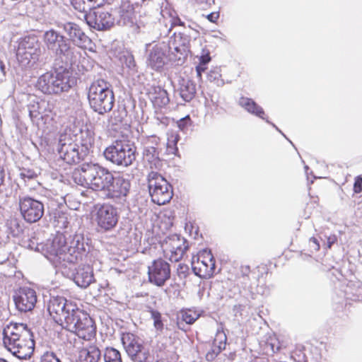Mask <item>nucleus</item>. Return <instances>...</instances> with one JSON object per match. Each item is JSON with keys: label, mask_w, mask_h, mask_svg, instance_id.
<instances>
[{"label": "nucleus", "mask_w": 362, "mask_h": 362, "mask_svg": "<svg viewBox=\"0 0 362 362\" xmlns=\"http://www.w3.org/2000/svg\"><path fill=\"white\" fill-rule=\"evenodd\" d=\"M4 344L20 359H29L34 353L35 342L26 324L10 322L4 329Z\"/></svg>", "instance_id": "obj_1"}, {"label": "nucleus", "mask_w": 362, "mask_h": 362, "mask_svg": "<svg viewBox=\"0 0 362 362\" xmlns=\"http://www.w3.org/2000/svg\"><path fill=\"white\" fill-rule=\"evenodd\" d=\"M74 182L94 191H105L114 176L107 168L98 164L83 163L72 172Z\"/></svg>", "instance_id": "obj_2"}, {"label": "nucleus", "mask_w": 362, "mask_h": 362, "mask_svg": "<svg viewBox=\"0 0 362 362\" xmlns=\"http://www.w3.org/2000/svg\"><path fill=\"white\" fill-rule=\"evenodd\" d=\"M88 100L94 112L103 115L114 107L115 95L111 85L103 78L94 80L88 89Z\"/></svg>", "instance_id": "obj_3"}, {"label": "nucleus", "mask_w": 362, "mask_h": 362, "mask_svg": "<svg viewBox=\"0 0 362 362\" xmlns=\"http://www.w3.org/2000/svg\"><path fill=\"white\" fill-rule=\"evenodd\" d=\"M69 72L64 70L59 72H46L37 79L36 87L42 93L57 95L67 91L72 86Z\"/></svg>", "instance_id": "obj_4"}, {"label": "nucleus", "mask_w": 362, "mask_h": 362, "mask_svg": "<svg viewBox=\"0 0 362 362\" xmlns=\"http://www.w3.org/2000/svg\"><path fill=\"white\" fill-rule=\"evenodd\" d=\"M67 320L64 328L75 333L79 338L90 341L95 337V322L86 312L78 308Z\"/></svg>", "instance_id": "obj_5"}, {"label": "nucleus", "mask_w": 362, "mask_h": 362, "mask_svg": "<svg viewBox=\"0 0 362 362\" xmlns=\"http://www.w3.org/2000/svg\"><path fill=\"white\" fill-rule=\"evenodd\" d=\"M107 160L117 165L129 166L136 159V146L127 139H117L104 151Z\"/></svg>", "instance_id": "obj_6"}, {"label": "nucleus", "mask_w": 362, "mask_h": 362, "mask_svg": "<svg viewBox=\"0 0 362 362\" xmlns=\"http://www.w3.org/2000/svg\"><path fill=\"white\" fill-rule=\"evenodd\" d=\"M148 185L151 200L158 205L168 203L173 195L171 185L160 174L151 171L148 175Z\"/></svg>", "instance_id": "obj_7"}, {"label": "nucleus", "mask_w": 362, "mask_h": 362, "mask_svg": "<svg viewBox=\"0 0 362 362\" xmlns=\"http://www.w3.org/2000/svg\"><path fill=\"white\" fill-rule=\"evenodd\" d=\"M77 308L76 303L57 296L50 298L47 310L52 319L64 327L68 322V317L70 318Z\"/></svg>", "instance_id": "obj_8"}, {"label": "nucleus", "mask_w": 362, "mask_h": 362, "mask_svg": "<svg viewBox=\"0 0 362 362\" xmlns=\"http://www.w3.org/2000/svg\"><path fill=\"white\" fill-rule=\"evenodd\" d=\"M123 346L134 362H148L150 354L148 349L141 342L138 336L131 332H124L121 337Z\"/></svg>", "instance_id": "obj_9"}, {"label": "nucleus", "mask_w": 362, "mask_h": 362, "mask_svg": "<svg viewBox=\"0 0 362 362\" xmlns=\"http://www.w3.org/2000/svg\"><path fill=\"white\" fill-rule=\"evenodd\" d=\"M192 268L197 276L205 279L211 278L215 274L216 261L211 251L203 250L194 256Z\"/></svg>", "instance_id": "obj_10"}, {"label": "nucleus", "mask_w": 362, "mask_h": 362, "mask_svg": "<svg viewBox=\"0 0 362 362\" xmlns=\"http://www.w3.org/2000/svg\"><path fill=\"white\" fill-rule=\"evenodd\" d=\"M93 218L100 230L109 231L117 226L119 214L112 205L103 204L95 206Z\"/></svg>", "instance_id": "obj_11"}, {"label": "nucleus", "mask_w": 362, "mask_h": 362, "mask_svg": "<svg viewBox=\"0 0 362 362\" xmlns=\"http://www.w3.org/2000/svg\"><path fill=\"white\" fill-rule=\"evenodd\" d=\"M18 205L20 213L27 223H35L44 214V204L29 196L20 197Z\"/></svg>", "instance_id": "obj_12"}, {"label": "nucleus", "mask_w": 362, "mask_h": 362, "mask_svg": "<svg viewBox=\"0 0 362 362\" xmlns=\"http://www.w3.org/2000/svg\"><path fill=\"white\" fill-rule=\"evenodd\" d=\"M170 266L163 259L158 258L153 260L148 267V278L150 283L161 287L170 278Z\"/></svg>", "instance_id": "obj_13"}, {"label": "nucleus", "mask_w": 362, "mask_h": 362, "mask_svg": "<svg viewBox=\"0 0 362 362\" xmlns=\"http://www.w3.org/2000/svg\"><path fill=\"white\" fill-rule=\"evenodd\" d=\"M187 249L185 240L177 236L168 238L162 244L164 257L174 262L181 260Z\"/></svg>", "instance_id": "obj_14"}, {"label": "nucleus", "mask_w": 362, "mask_h": 362, "mask_svg": "<svg viewBox=\"0 0 362 362\" xmlns=\"http://www.w3.org/2000/svg\"><path fill=\"white\" fill-rule=\"evenodd\" d=\"M92 12L83 13L87 24L98 30H107L114 25L112 15L105 8L98 7Z\"/></svg>", "instance_id": "obj_15"}, {"label": "nucleus", "mask_w": 362, "mask_h": 362, "mask_svg": "<svg viewBox=\"0 0 362 362\" xmlns=\"http://www.w3.org/2000/svg\"><path fill=\"white\" fill-rule=\"evenodd\" d=\"M130 186L129 181L123 177H114V180L110 182L105 191L106 197L115 202L125 201L129 192Z\"/></svg>", "instance_id": "obj_16"}, {"label": "nucleus", "mask_w": 362, "mask_h": 362, "mask_svg": "<svg viewBox=\"0 0 362 362\" xmlns=\"http://www.w3.org/2000/svg\"><path fill=\"white\" fill-rule=\"evenodd\" d=\"M13 300L18 310L21 312L32 310L37 303L36 292L30 288H21L13 296Z\"/></svg>", "instance_id": "obj_17"}, {"label": "nucleus", "mask_w": 362, "mask_h": 362, "mask_svg": "<svg viewBox=\"0 0 362 362\" xmlns=\"http://www.w3.org/2000/svg\"><path fill=\"white\" fill-rule=\"evenodd\" d=\"M64 31L69 40L76 46L83 49H91V40L81 30L78 25L74 23H66L64 25Z\"/></svg>", "instance_id": "obj_18"}, {"label": "nucleus", "mask_w": 362, "mask_h": 362, "mask_svg": "<svg viewBox=\"0 0 362 362\" xmlns=\"http://www.w3.org/2000/svg\"><path fill=\"white\" fill-rule=\"evenodd\" d=\"M48 251L51 255L55 257H59L66 252H69L71 255L75 254V258L77 259L78 254L80 253L79 248L78 247H68L66 238L63 233H57L53 238Z\"/></svg>", "instance_id": "obj_19"}, {"label": "nucleus", "mask_w": 362, "mask_h": 362, "mask_svg": "<svg viewBox=\"0 0 362 362\" xmlns=\"http://www.w3.org/2000/svg\"><path fill=\"white\" fill-rule=\"evenodd\" d=\"M44 42L49 49L54 51L57 54H64L69 49L64 36L54 30L45 32Z\"/></svg>", "instance_id": "obj_20"}, {"label": "nucleus", "mask_w": 362, "mask_h": 362, "mask_svg": "<svg viewBox=\"0 0 362 362\" xmlns=\"http://www.w3.org/2000/svg\"><path fill=\"white\" fill-rule=\"evenodd\" d=\"M167 56L162 48L154 46L151 49L147 58V65L156 71H160L165 64Z\"/></svg>", "instance_id": "obj_21"}, {"label": "nucleus", "mask_w": 362, "mask_h": 362, "mask_svg": "<svg viewBox=\"0 0 362 362\" xmlns=\"http://www.w3.org/2000/svg\"><path fill=\"white\" fill-rule=\"evenodd\" d=\"M36 48L31 45L28 41L23 40L18 45L16 57L20 64L23 66L28 65L31 59H35L36 54Z\"/></svg>", "instance_id": "obj_22"}, {"label": "nucleus", "mask_w": 362, "mask_h": 362, "mask_svg": "<svg viewBox=\"0 0 362 362\" xmlns=\"http://www.w3.org/2000/svg\"><path fill=\"white\" fill-rule=\"evenodd\" d=\"M59 153L62 159L68 164L78 163L80 160L78 146L74 142L62 144Z\"/></svg>", "instance_id": "obj_23"}, {"label": "nucleus", "mask_w": 362, "mask_h": 362, "mask_svg": "<svg viewBox=\"0 0 362 362\" xmlns=\"http://www.w3.org/2000/svg\"><path fill=\"white\" fill-rule=\"evenodd\" d=\"M74 280L81 288H87L94 280L93 269L89 265L79 267Z\"/></svg>", "instance_id": "obj_24"}, {"label": "nucleus", "mask_w": 362, "mask_h": 362, "mask_svg": "<svg viewBox=\"0 0 362 362\" xmlns=\"http://www.w3.org/2000/svg\"><path fill=\"white\" fill-rule=\"evenodd\" d=\"M149 97L156 108L164 107L170 102L167 90L160 86L153 87L152 91L149 93Z\"/></svg>", "instance_id": "obj_25"}, {"label": "nucleus", "mask_w": 362, "mask_h": 362, "mask_svg": "<svg viewBox=\"0 0 362 362\" xmlns=\"http://www.w3.org/2000/svg\"><path fill=\"white\" fill-rule=\"evenodd\" d=\"M107 0H71V4L74 8L85 13L88 11L103 6Z\"/></svg>", "instance_id": "obj_26"}, {"label": "nucleus", "mask_w": 362, "mask_h": 362, "mask_svg": "<svg viewBox=\"0 0 362 362\" xmlns=\"http://www.w3.org/2000/svg\"><path fill=\"white\" fill-rule=\"evenodd\" d=\"M82 362H98L101 358V351L95 344L83 347L79 352Z\"/></svg>", "instance_id": "obj_27"}, {"label": "nucleus", "mask_w": 362, "mask_h": 362, "mask_svg": "<svg viewBox=\"0 0 362 362\" xmlns=\"http://www.w3.org/2000/svg\"><path fill=\"white\" fill-rule=\"evenodd\" d=\"M37 105V109H35V106L33 105H32V108L29 111V115L30 117L37 118L39 116H48L49 113H52L54 105L49 102L45 100H41L40 102H37L36 103Z\"/></svg>", "instance_id": "obj_28"}, {"label": "nucleus", "mask_w": 362, "mask_h": 362, "mask_svg": "<svg viewBox=\"0 0 362 362\" xmlns=\"http://www.w3.org/2000/svg\"><path fill=\"white\" fill-rule=\"evenodd\" d=\"M239 104L241 107L245 108L248 112L264 119H265V112L264 110L257 105L252 99L241 97L240 98Z\"/></svg>", "instance_id": "obj_29"}, {"label": "nucleus", "mask_w": 362, "mask_h": 362, "mask_svg": "<svg viewBox=\"0 0 362 362\" xmlns=\"http://www.w3.org/2000/svg\"><path fill=\"white\" fill-rule=\"evenodd\" d=\"M179 140L180 136L178 133L174 131H170L168 133L166 151L168 154L179 156L177 146Z\"/></svg>", "instance_id": "obj_30"}, {"label": "nucleus", "mask_w": 362, "mask_h": 362, "mask_svg": "<svg viewBox=\"0 0 362 362\" xmlns=\"http://www.w3.org/2000/svg\"><path fill=\"white\" fill-rule=\"evenodd\" d=\"M195 85L189 81L180 88V96L186 102L191 101L196 95Z\"/></svg>", "instance_id": "obj_31"}, {"label": "nucleus", "mask_w": 362, "mask_h": 362, "mask_svg": "<svg viewBox=\"0 0 362 362\" xmlns=\"http://www.w3.org/2000/svg\"><path fill=\"white\" fill-rule=\"evenodd\" d=\"M104 362H122L119 351L113 347H106L103 354Z\"/></svg>", "instance_id": "obj_32"}, {"label": "nucleus", "mask_w": 362, "mask_h": 362, "mask_svg": "<svg viewBox=\"0 0 362 362\" xmlns=\"http://www.w3.org/2000/svg\"><path fill=\"white\" fill-rule=\"evenodd\" d=\"M144 156V159H146L151 164V168H153V166L151 165L152 163H153L156 168H158V165L160 164V160H159L156 153V149L153 146L146 148L145 149Z\"/></svg>", "instance_id": "obj_33"}, {"label": "nucleus", "mask_w": 362, "mask_h": 362, "mask_svg": "<svg viewBox=\"0 0 362 362\" xmlns=\"http://www.w3.org/2000/svg\"><path fill=\"white\" fill-rule=\"evenodd\" d=\"M119 13L122 16L129 17L134 13V6L129 0H123L119 6Z\"/></svg>", "instance_id": "obj_34"}, {"label": "nucleus", "mask_w": 362, "mask_h": 362, "mask_svg": "<svg viewBox=\"0 0 362 362\" xmlns=\"http://www.w3.org/2000/svg\"><path fill=\"white\" fill-rule=\"evenodd\" d=\"M280 349L279 341L275 337H269L264 344V350L267 354H274Z\"/></svg>", "instance_id": "obj_35"}, {"label": "nucleus", "mask_w": 362, "mask_h": 362, "mask_svg": "<svg viewBox=\"0 0 362 362\" xmlns=\"http://www.w3.org/2000/svg\"><path fill=\"white\" fill-rule=\"evenodd\" d=\"M182 320L187 324H193L199 317V315L190 309L183 310L180 312Z\"/></svg>", "instance_id": "obj_36"}, {"label": "nucleus", "mask_w": 362, "mask_h": 362, "mask_svg": "<svg viewBox=\"0 0 362 362\" xmlns=\"http://www.w3.org/2000/svg\"><path fill=\"white\" fill-rule=\"evenodd\" d=\"M150 313H151V317L153 320L154 327L157 329H162L163 327V322L161 320V315H160V313L158 311L155 310H151L150 311Z\"/></svg>", "instance_id": "obj_37"}, {"label": "nucleus", "mask_w": 362, "mask_h": 362, "mask_svg": "<svg viewBox=\"0 0 362 362\" xmlns=\"http://www.w3.org/2000/svg\"><path fill=\"white\" fill-rule=\"evenodd\" d=\"M40 362H62V361L56 356V354L54 353L47 351L41 356Z\"/></svg>", "instance_id": "obj_38"}, {"label": "nucleus", "mask_w": 362, "mask_h": 362, "mask_svg": "<svg viewBox=\"0 0 362 362\" xmlns=\"http://www.w3.org/2000/svg\"><path fill=\"white\" fill-rule=\"evenodd\" d=\"M220 69L218 68H214L211 69L208 74V79L212 82L218 83L220 81H222L221 74L220 73Z\"/></svg>", "instance_id": "obj_39"}, {"label": "nucleus", "mask_w": 362, "mask_h": 362, "mask_svg": "<svg viewBox=\"0 0 362 362\" xmlns=\"http://www.w3.org/2000/svg\"><path fill=\"white\" fill-rule=\"evenodd\" d=\"M225 346H226L225 343H220V345L218 346H215V347L212 349L211 352L209 351L206 354V359L208 361L213 360L215 356H216L218 353H220L222 349H225Z\"/></svg>", "instance_id": "obj_40"}, {"label": "nucleus", "mask_w": 362, "mask_h": 362, "mask_svg": "<svg viewBox=\"0 0 362 362\" xmlns=\"http://www.w3.org/2000/svg\"><path fill=\"white\" fill-rule=\"evenodd\" d=\"M353 192L355 194L362 192V175L355 177L353 185Z\"/></svg>", "instance_id": "obj_41"}, {"label": "nucleus", "mask_w": 362, "mask_h": 362, "mask_svg": "<svg viewBox=\"0 0 362 362\" xmlns=\"http://www.w3.org/2000/svg\"><path fill=\"white\" fill-rule=\"evenodd\" d=\"M177 127L179 129L182 131L185 129L187 127L190 126L192 124V120L190 119V117L189 115L181 118L177 122Z\"/></svg>", "instance_id": "obj_42"}, {"label": "nucleus", "mask_w": 362, "mask_h": 362, "mask_svg": "<svg viewBox=\"0 0 362 362\" xmlns=\"http://www.w3.org/2000/svg\"><path fill=\"white\" fill-rule=\"evenodd\" d=\"M309 245L311 252H318L320 249V245L317 239L315 237H312L309 239Z\"/></svg>", "instance_id": "obj_43"}, {"label": "nucleus", "mask_w": 362, "mask_h": 362, "mask_svg": "<svg viewBox=\"0 0 362 362\" xmlns=\"http://www.w3.org/2000/svg\"><path fill=\"white\" fill-rule=\"evenodd\" d=\"M211 60L210 52L207 49H203L202 54L199 57V63L207 65V64Z\"/></svg>", "instance_id": "obj_44"}, {"label": "nucleus", "mask_w": 362, "mask_h": 362, "mask_svg": "<svg viewBox=\"0 0 362 362\" xmlns=\"http://www.w3.org/2000/svg\"><path fill=\"white\" fill-rule=\"evenodd\" d=\"M6 267H8L9 268L8 269L9 271L6 272L5 269H3L1 272V274L2 275H4L5 277H11V276H14L16 274V268L11 264H8V265H6Z\"/></svg>", "instance_id": "obj_45"}, {"label": "nucleus", "mask_w": 362, "mask_h": 362, "mask_svg": "<svg viewBox=\"0 0 362 362\" xmlns=\"http://www.w3.org/2000/svg\"><path fill=\"white\" fill-rule=\"evenodd\" d=\"M219 12H212L208 15H206L205 17L211 23H216L218 18H219Z\"/></svg>", "instance_id": "obj_46"}, {"label": "nucleus", "mask_w": 362, "mask_h": 362, "mask_svg": "<svg viewBox=\"0 0 362 362\" xmlns=\"http://www.w3.org/2000/svg\"><path fill=\"white\" fill-rule=\"evenodd\" d=\"M206 69H207L206 65L199 62V64L196 66V71H197V76L199 78H201L202 73L204 72Z\"/></svg>", "instance_id": "obj_47"}, {"label": "nucleus", "mask_w": 362, "mask_h": 362, "mask_svg": "<svg viewBox=\"0 0 362 362\" xmlns=\"http://www.w3.org/2000/svg\"><path fill=\"white\" fill-rule=\"evenodd\" d=\"M337 238L335 235H329L327 238V248L330 249L332 246L337 242Z\"/></svg>", "instance_id": "obj_48"}, {"label": "nucleus", "mask_w": 362, "mask_h": 362, "mask_svg": "<svg viewBox=\"0 0 362 362\" xmlns=\"http://www.w3.org/2000/svg\"><path fill=\"white\" fill-rule=\"evenodd\" d=\"M240 272L242 273L243 276L248 277L250 273V267L248 265L241 266Z\"/></svg>", "instance_id": "obj_49"}, {"label": "nucleus", "mask_w": 362, "mask_h": 362, "mask_svg": "<svg viewBox=\"0 0 362 362\" xmlns=\"http://www.w3.org/2000/svg\"><path fill=\"white\" fill-rule=\"evenodd\" d=\"M177 25L184 26V23L182 22L179 18L174 19L173 22L172 23V27H175Z\"/></svg>", "instance_id": "obj_50"}, {"label": "nucleus", "mask_w": 362, "mask_h": 362, "mask_svg": "<svg viewBox=\"0 0 362 362\" xmlns=\"http://www.w3.org/2000/svg\"><path fill=\"white\" fill-rule=\"evenodd\" d=\"M0 69H1V72H2L4 74H6V71H5V69H6L5 64H4V62H3L1 59H0Z\"/></svg>", "instance_id": "obj_51"}, {"label": "nucleus", "mask_w": 362, "mask_h": 362, "mask_svg": "<svg viewBox=\"0 0 362 362\" xmlns=\"http://www.w3.org/2000/svg\"><path fill=\"white\" fill-rule=\"evenodd\" d=\"M257 268L258 269H262L264 270L266 273H267V265L266 264H262L259 265L257 267Z\"/></svg>", "instance_id": "obj_52"}, {"label": "nucleus", "mask_w": 362, "mask_h": 362, "mask_svg": "<svg viewBox=\"0 0 362 362\" xmlns=\"http://www.w3.org/2000/svg\"><path fill=\"white\" fill-rule=\"evenodd\" d=\"M156 362H170L167 358H160L159 360H158Z\"/></svg>", "instance_id": "obj_53"}, {"label": "nucleus", "mask_w": 362, "mask_h": 362, "mask_svg": "<svg viewBox=\"0 0 362 362\" xmlns=\"http://www.w3.org/2000/svg\"><path fill=\"white\" fill-rule=\"evenodd\" d=\"M0 362H9V361H7V360H6V359H4V358H0Z\"/></svg>", "instance_id": "obj_54"}]
</instances>
